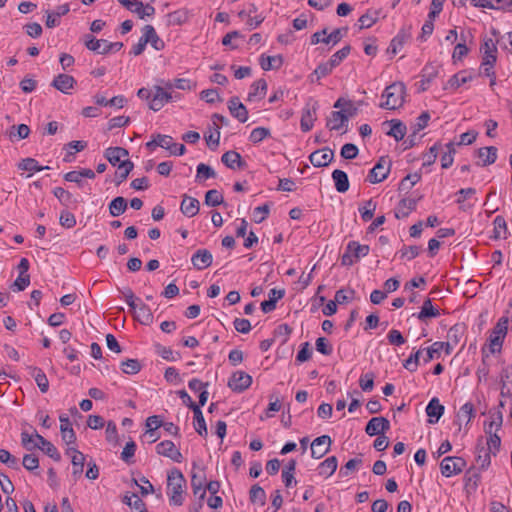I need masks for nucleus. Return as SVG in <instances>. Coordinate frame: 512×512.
Segmentation results:
<instances>
[{
  "label": "nucleus",
  "instance_id": "nucleus-1",
  "mask_svg": "<svg viewBox=\"0 0 512 512\" xmlns=\"http://www.w3.org/2000/svg\"><path fill=\"white\" fill-rule=\"evenodd\" d=\"M186 488V479L182 472L173 468L167 476V495L172 505L181 506L184 502L183 493Z\"/></svg>",
  "mask_w": 512,
  "mask_h": 512
},
{
  "label": "nucleus",
  "instance_id": "nucleus-2",
  "mask_svg": "<svg viewBox=\"0 0 512 512\" xmlns=\"http://www.w3.org/2000/svg\"><path fill=\"white\" fill-rule=\"evenodd\" d=\"M405 96V85L402 82H394L384 89L382 93L384 101L379 104V107L387 110H396L403 106Z\"/></svg>",
  "mask_w": 512,
  "mask_h": 512
},
{
  "label": "nucleus",
  "instance_id": "nucleus-3",
  "mask_svg": "<svg viewBox=\"0 0 512 512\" xmlns=\"http://www.w3.org/2000/svg\"><path fill=\"white\" fill-rule=\"evenodd\" d=\"M509 319L507 317H501L489 336V352L492 354L499 353L502 349L504 339L508 331Z\"/></svg>",
  "mask_w": 512,
  "mask_h": 512
},
{
  "label": "nucleus",
  "instance_id": "nucleus-4",
  "mask_svg": "<svg viewBox=\"0 0 512 512\" xmlns=\"http://www.w3.org/2000/svg\"><path fill=\"white\" fill-rule=\"evenodd\" d=\"M369 251L368 245H361L356 241H350L341 257V264L343 266H352L360 258L367 256Z\"/></svg>",
  "mask_w": 512,
  "mask_h": 512
},
{
  "label": "nucleus",
  "instance_id": "nucleus-5",
  "mask_svg": "<svg viewBox=\"0 0 512 512\" xmlns=\"http://www.w3.org/2000/svg\"><path fill=\"white\" fill-rule=\"evenodd\" d=\"M466 466V461L462 457L447 456L440 463V470L443 476L452 477L460 474Z\"/></svg>",
  "mask_w": 512,
  "mask_h": 512
},
{
  "label": "nucleus",
  "instance_id": "nucleus-6",
  "mask_svg": "<svg viewBox=\"0 0 512 512\" xmlns=\"http://www.w3.org/2000/svg\"><path fill=\"white\" fill-rule=\"evenodd\" d=\"M391 168V161L385 157H381L376 165L369 171L368 180L372 184L380 183L384 181Z\"/></svg>",
  "mask_w": 512,
  "mask_h": 512
},
{
  "label": "nucleus",
  "instance_id": "nucleus-7",
  "mask_svg": "<svg viewBox=\"0 0 512 512\" xmlns=\"http://www.w3.org/2000/svg\"><path fill=\"white\" fill-rule=\"evenodd\" d=\"M317 109H318L317 101H313L312 99H310L306 103V105L302 111V116H301V121H300V127L303 132H308L313 128L314 122L316 120Z\"/></svg>",
  "mask_w": 512,
  "mask_h": 512
},
{
  "label": "nucleus",
  "instance_id": "nucleus-8",
  "mask_svg": "<svg viewBox=\"0 0 512 512\" xmlns=\"http://www.w3.org/2000/svg\"><path fill=\"white\" fill-rule=\"evenodd\" d=\"M252 384V377L243 371H236L232 374L228 381V387L234 391L241 393L248 389Z\"/></svg>",
  "mask_w": 512,
  "mask_h": 512
},
{
  "label": "nucleus",
  "instance_id": "nucleus-9",
  "mask_svg": "<svg viewBox=\"0 0 512 512\" xmlns=\"http://www.w3.org/2000/svg\"><path fill=\"white\" fill-rule=\"evenodd\" d=\"M332 440L328 435H322L311 443V456L320 459L330 451Z\"/></svg>",
  "mask_w": 512,
  "mask_h": 512
},
{
  "label": "nucleus",
  "instance_id": "nucleus-10",
  "mask_svg": "<svg viewBox=\"0 0 512 512\" xmlns=\"http://www.w3.org/2000/svg\"><path fill=\"white\" fill-rule=\"evenodd\" d=\"M156 452L159 455L165 456L174 462L181 463L183 456L175 444L170 440H164L156 445Z\"/></svg>",
  "mask_w": 512,
  "mask_h": 512
},
{
  "label": "nucleus",
  "instance_id": "nucleus-11",
  "mask_svg": "<svg viewBox=\"0 0 512 512\" xmlns=\"http://www.w3.org/2000/svg\"><path fill=\"white\" fill-rule=\"evenodd\" d=\"M334 158V152L328 147L316 150L309 155V161L314 167H326Z\"/></svg>",
  "mask_w": 512,
  "mask_h": 512
},
{
  "label": "nucleus",
  "instance_id": "nucleus-12",
  "mask_svg": "<svg viewBox=\"0 0 512 512\" xmlns=\"http://www.w3.org/2000/svg\"><path fill=\"white\" fill-rule=\"evenodd\" d=\"M390 429V422L385 417H373L365 427V432L369 436L384 434Z\"/></svg>",
  "mask_w": 512,
  "mask_h": 512
},
{
  "label": "nucleus",
  "instance_id": "nucleus-13",
  "mask_svg": "<svg viewBox=\"0 0 512 512\" xmlns=\"http://www.w3.org/2000/svg\"><path fill=\"white\" fill-rule=\"evenodd\" d=\"M172 99V96L169 92L165 91L160 86H155L153 96L151 98V101L149 102V108L155 112L162 109V107L170 102Z\"/></svg>",
  "mask_w": 512,
  "mask_h": 512
},
{
  "label": "nucleus",
  "instance_id": "nucleus-14",
  "mask_svg": "<svg viewBox=\"0 0 512 512\" xmlns=\"http://www.w3.org/2000/svg\"><path fill=\"white\" fill-rule=\"evenodd\" d=\"M75 85V78L68 74H58L51 83V86L64 94H70Z\"/></svg>",
  "mask_w": 512,
  "mask_h": 512
},
{
  "label": "nucleus",
  "instance_id": "nucleus-15",
  "mask_svg": "<svg viewBox=\"0 0 512 512\" xmlns=\"http://www.w3.org/2000/svg\"><path fill=\"white\" fill-rule=\"evenodd\" d=\"M497 40L492 38H484L483 43L480 47L481 52L483 53L482 62H491L496 63L497 61Z\"/></svg>",
  "mask_w": 512,
  "mask_h": 512
},
{
  "label": "nucleus",
  "instance_id": "nucleus-16",
  "mask_svg": "<svg viewBox=\"0 0 512 512\" xmlns=\"http://www.w3.org/2000/svg\"><path fill=\"white\" fill-rule=\"evenodd\" d=\"M228 109L231 115L239 122L245 123L248 120V111L238 97H232L228 101Z\"/></svg>",
  "mask_w": 512,
  "mask_h": 512
},
{
  "label": "nucleus",
  "instance_id": "nucleus-17",
  "mask_svg": "<svg viewBox=\"0 0 512 512\" xmlns=\"http://www.w3.org/2000/svg\"><path fill=\"white\" fill-rule=\"evenodd\" d=\"M212 261V254L206 249L197 250L191 258V262L197 270H203L209 267L212 264Z\"/></svg>",
  "mask_w": 512,
  "mask_h": 512
},
{
  "label": "nucleus",
  "instance_id": "nucleus-18",
  "mask_svg": "<svg viewBox=\"0 0 512 512\" xmlns=\"http://www.w3.org/2000/svg\"><path fill=\"white\" fill-rule=\"evenodd\" d=\"M444 410L445 408L440 403L439 399L436 397L432 398L426 407V414L429 417L428 422L430 424L437 423L441 416L444 414Z\"/></svg>",
  "mask_w": 512,
  "mask_h": 512
},
{
  "label": "nucleus",
  "instance_id": "nucleus-19",
  "mask_svg": "<svg viewBox=\"0 0 512 512\" xmlns=\"http://www.w3.org/2000/svg\"><path fill=\"white\" fill-rule=\"evenodd\" d=\"M222 163L230 169L245 168L246 162L242 159L241 155L233 150L225 152L221 157Z\"/></svg>",
  "mask_w": 512,
  "mask_h": 512
},
{
  "label": "nucleus",
  "instance_id": "nucleus-20",
  "mask_svg": "<svg viewBox=\"0 0 512 512\" xmlns=\"http://www.w3.org/2000/svg\"><path fill=\"white\" fill-rule=\"evenodd\" d=\"M128 155V151L122 147H109L104 153L105 158L113 166H119L122 161L128 159Z\"/></svg>",
  "mask_w": 512,
  "mask_h": 512
},
{
  "label": "nucleus",
  "instance_id": "nucleus-21",
  "mask_svg": "<svg viewBox=\"0 0 512 512\" xmlns=\"http://www.w3.org/2000/svg\"><path fill=\"white\" fill-rule=\"evenodd\" d=\"M59 420L62 439L67 445L75 444L76 434L72 428L69 418L66 415H61Z\"/></svg>",
  "mask_w": 512,
  "mask_h": 512
},
{
  "label": "nucleus",
  "instance_id": "nucleus-22",
  "mask_svg": "<svg viewBox=\"0 0 512 512\" xmlns=\"http://www.w3.org/2000/svg\"><path fill=\"white\" fill-rule=\"evenodd\" d=\"M410 37V29H401L398 34L391 40L387 52L391 55H396L403 48L404 44Z\"/></svg>",
  "mask_w": 512,
  "mask_h": 512
},
{
  "label": "nucleus",
  "instance_id": "nucleus-23",
  "mask_svg": "<svg viewBox=\"0 0 512 512\" xmlns=\"http://www.w3.org/2000/svg\"><path fill=\"white\" fill-rule=\"evenodd\" d=\"M444 350L447 355L452 352V344L451 342H434L429 348L426 349V356L424 361L426 363L430 362L436 356H439L440 352Z\"/></svg>",
  "mask_w": 512,
  "mask_h": 512
},
{
  "label": "nucleus",
  "instance_id": "nucleus-24",
  "mask_svg": "<svg viewBox=\"0 0 512 512\" xmlns=\"http://www.w3.org/2000/svg\"><path fill=\"white\" fill-rule=\"evenodd\" d=\"M142 33H144L145 41H147V43H149L155 50L160 51L164 49L165 43L158 36L152 25H145L142 29Z\"/></svg>",
  "mask_w": 512,
  "mask_h": 512
},
{
  "label": "nucleus",
  "instance_id": "nucleus-25",
  "mask_svg": "<svg viewBox=\"0 0 512 512\" xmlns=\"http://www.w3.org/2000/svg\"><path fill=\"white\" fill-rule=\"evenodd\" d=\"M67 454L70 455L72 459L73 476L79 477L83 472L85 455L74 447H69L67 449Z\"/></svg>",
  "mask_w": 512,
  "mask_h": 512
},
{
  "label": "nucleus",
  "instance_id": "nucleus-26",
  "mask_svg": "<svg viewBox=\"0 0 512 512\" xmlns=\"http://www.w3.org/2000/svg\"><path fill=\"white\" fill-rule=\"evenodd\" d=\"M267 92V82L265 79H258L250 86L247 100L250 102L264 98Z\"/></svg>",
  "mask_w": 512,
  "mask_h": 512
},
{
  "label": "nucleus",
  "instance_id": "nucleus-27",
  "mask_svg": "<svg viewBox=\"0 0 512 512\" xmlns=\"http://www.w3.org/2000/svg\"><path fill=\"white\" fill-rule=\"evenodd\" d=\"M180 210L185 216L189 218L194 217L199 212V201L185 194L180 205Z\"/></svg>",
  "mask_w": 512,
  "mask_h": 512
},
{
  "label": "nucleus",
  "instance_id": "nucleus-28",
  "mask_svg": "<svg viewBox=\"0 0 512 512\" xmlns=\"http://www.w3.org/2000/svg\"><path fill=\"white\" fill-rule=\"evenodd\" d=\"M284 294L285 291L283 289H271L268 293L269 299L261 303V310L264 313H269L275 310L277 301L282 299L284 297Z\"/></svg>",
  "mask_w": 512,
  "mask_h": 512
},
{
  "label": "nucleus",
  "instance_id": "nucleus-29",
  "mask_svg": "<svg viewBox=\"0 0 512 512\" xmlns=\"http://www.w3.org/2000/svg\"><path fill=\"white\" fill-rule=\"evenodd\" d=\"M497 148L494 146L482 147L477 150V157L481 160L478 165L488 166L493 164L497 159Z\"/></svg>",
  "mask_w": 512,
  "mask_h": 512
},
{
  "label": "nucleus",
  "instance_id": "nucleus-30",
  "mask_svg": "<svg viewBox=\"0 0 512 512\" xmlns=\"http://www.w3.org/2000/svg\"><path fill=\"white\" fill-rule=\"evenodd\" d=\"M473 78H474V76L471 72H468L466 70L460 71V72L454 74L448 80L446 88L456 90L460 86L464 85L465 83L472 81Z\"/></svg>",
  "mask_w": 512,
  "mask_h": 512
},
{
  "label": "nucleus",
  "instance_id": "nucleus-31",
  "mask_svg": "<svg viewBox=\"0 0 512 512\" xmlns=\"http://www.w3.org/2000/svg\"><path fill=\"white\" fill-rule=\"evenodd\" d=\"M137 321L143 325H149L153 321V314L150 308L144 304L141 300L135 310H132Z\"/></svg>",
  "mask_w": 512,
  "mask_h": 512
},
{
  "label": "nucleus",
  "instance_id": "nucleus-32",
  "mask_svg": "<svg viewBox=\"0 0 512 512\" xmlns=\"http://www.w3.org/2000/svg\"><path fill=\"white\" fill-rule=\"evenodd\" d=\"M190 18V12L186 8H181L167 15V23L170 26H180L186 23Z\"/></svg>",
  "mask_w": 512,
  "mask_h": 512
},
{
  "label": "nucleus",
  "instance_id": "nucleus-33",
  "mask_svg": "<svg viewBox=\"0 0 512 512\" xmlns=\"http://www.w3.org/2000/svg\"><path fill=\"white\" fill-rule=\"evenodd\" d=\"M335 189L339 193H345L349 189V179L346 172L336 169L332 172Z\"/></svg>",
  "mask_w": 512,
  "mask_h": 512
},
{
  "label": "nucleus",
  "instance_id": "nucleus-34",
  "mask_svg": "<svg viewBox=\"0 0 512 512\" xmlns=\"http://www.w3.org/2000/svg\"><path fill=\"white\" fill-rule=\"evenodd\" d=\"M348 122V117L342 111L331 112L330 117L327 119L326 126L330 130H340L345 123Z\"/></svg>",
  "mask_w": 512,
  "mask_h": 512
},
{
  "label": "nucleus",
  "instance_id": "nucleus-35",
  "mask_svg": "<svg viewBox=\"0 0 512 512\" xmlns=\"http://www.w3.org/2000/svg\"><path fill=\"white\" fill-rule=\"evenodd\" d=\"M338 460L335 456H330L321 462L318 466V473L325 478L334 474L337 469Z\"/></svg>",
  "mask_w": 512,
  "mask_h": 512
},
{
  "label": "nucleus",
  "instance_id": "nucleus-36",
  "mask_svg": "<svg viewBox=\"0 0 512 512\" xmlns=\"http://www.w3.org/2000/svg\"><path fill=\"white\" fill-rule=\"evenodd\" d=\"M387 123H389L391 126L390 130L387 132V135L393 137L396 141L402 140L407 132L406 125L398 119H392L387 121Z\"/></svg>",
  "mask_w": 512,
  "mask_h": 512
},
{
  "label": "nucleus",
  "instance_id": "nucleus-37",
  "mask_svg": "<svg viewBox=\"0 0 512 512\" xmlns=\"http://www.w3.org/2000/svg\"><path fill=\"white\" fill-rule=\"evenodd\" d=\"M133 167L134 164L129 159H125L119 164L117 171L115 172L114 179V182L117 186L126 180Z\"/></svg>",
  "mask_w": 512,
  "mask_h": 512
},
{
  "label": "nucleus",
  "instance_id": "nucleus-38",
  "mask_svg": "<svg viewBox=\"0 0 512 512\" xmlns=\"http://www.w3.org/2000/svg\"><path fill=\"white\" fill-rule=\"evenodd\" d=\"M129 7L128 10L136 13L141 19L146 16H152L155 13V8L152 5L147 4L144 6L143 3L138 0H133L132 5Z\"/></svg>",
  "mask_w": 512,
  "mask_h": 512
},
{
  "label": "nucleus",
  "instance_id": "nucleus-39",
  "mask_svg": "<svg viewBox=\"0 0 512 512\" xmlns=\"http://www.w3.org/2000/svg\"><path fill=\"white\" fill-rule=\"evenodd\" d=\"M207 482L205 467L193 463L191 473V487L192 486H205Z\"/></svg>",
  "mask_w": 512,
  "mask_h": 512
},
{
  "label": "nucleus",
  "instance_id": "nucleus-40",
  "mask_svg": "<svg viewBox=\"0 0 512 512\" xmlns=\"http://www.w3.org/2000/svg\"><path fill=\"white\" fill-rule=\"evenodd\" d=\"M192 411L194 413L193 425H194L196 432L200 436L206 437L207 436V426H206V422H205L203 413L201 411V408L199 406H195V407H193Z\"/></svg>",
  "mask_w": 512,
  "mask_h": 512
},
{
  "label": "nucleus",
  "instance_id": "nucleus-41",
  "mask_svg": "<svg viewBox=\"0 0 512 512\" xmlns=\"http://www.w3.org/2000/svg\"><path fill=\"white\" fill-rule=\"evenodd\" d=\"M334 67L331 65L329 61L320 63L313 73L310 74L309 79L310 82H319L321 78L328 76L332 73Z\"/></svg>",
  "mask_w": 512,
  "mask_h": 512
},
{
  "label": "nucleus",
  "instance_id": "nucleus-42",
  "mask_svg": "<svg viewBox=\"0 0 512 512\" xmlns=\"http://www.w3.org/2000/svg\"><path fill=\"white\" fill-rule=\"evenodd\" d=\"M283 64V58L281 55L275 56H264L260 58V66L263 70L269 71L272 69H278Z\"/></svg>",
  "mask_w": 512,
  "mask_h": 512
},
{
  "label": "nucleus",
  "instance_id": "nucleus-43",
  "mask_svg": "<svg viewBox=\"0 0 512 512\" xmlns=\"http://www.w3.org/2000/svg\"><path fill=\"white\" fill-rule=\"evenodd\" d=\"M31 376L34 378L40 391L46 393L49 389V381L42 369L37 367L31 368Z\"/></svg>",
  "mask_w": 512,
  "mask_h": 512
},
{
  "label": "nucleus",
  "instance_id": "nucleus-44",
  "mask_svg": "<svg viewBox=\"0 0 512 512\" xmlns=\"http://www.w3.org/2000/svg\"><path fill=\"white\" fill-rule=\"evenodd\" d=\"M126 209L127 201L122 196L114 198L109 204V213L112 217L120 216L126 211Z\"/></svg>",
  "mask_w": 512,
  "mask_h": 512
},
{
  "label": "nucleus",
  "instance_id": "nucleus-45",
  "mask_svg": "<svg viewBox=\"0 0 512 512\" xmlns=\"http://www.w3.org/2000/svg\"><path fill=\"white\" fill-rule=\"evenodd\" d=\"M430 120V114L428 112H423L419 117H417L415 123L412 126L413 133L409 136L410 138V146L414 145L413 137L416 136V134L427 127L428 122Z\"/></svg>",
  "mask_w": 512,
  "mask_h": 512
},
{
  "label": "nucleus",
  "instance_id": "nucleus-46",
  "mask_svg": "<svg viewBox=\"0 0 512 512\" xmlns=\"http://www.w3.org/2000/svg\"><path fill=\"white\" fill-rule=\"evenodd\" d=\"M477 457L476 462L481 470L487 469L491 464L492 452L487 450L484 446L477 445Z\"/></svg>",
  "mask_w": 512,
  "mask_h": 512
},
{
  "label": "nucleus",
  "instance_id": "nucleus-47",
  "mask_svg": "<svg viewBox=\"0 0 512 512\" xmlns=\"http://www.w3.org/2000/svg\"><path fill=\"white\" fill-rule=\"evenodd\" d=\"M376 208L377 203L373 201V199L365 201L363 205L359 207L362 220L365 222L370 221L374 216Z\"/></svg>",
  "mask_w": 512,
  "mask_h": 512
},
{
  "label": "nucleus",
  "instance_id": "nucleus-48",
  "mask_svg": "<svg viewBox=\"0 0 512 512\" xmlns=\"http://www.w3.org/2000/svg\"><path fill=\"white\" fill-rule=\"evenodd\" d=\"M249 498L252 503L263 506L266 502V492L261 486L255 484L249 491Z\"/></svg>",
  "mask_w": 512,
  "mask_h": 512
},
{
  "label": "nucleus",
  "instance_id": "nucleus-49",
  "mask_svg": "<svg viewBox=\"0 0 512 512\" xmlns=\"http://www.w3.org/2000/svg\"><path fill=\"white\" fill-rule=\"evenodd\" d=\"M493 225H494L493 237L495 239L506 238L507 224H506L504 217L500 216V215L496 216L493 221Z\"/></svg>",
  "mask_w": 512,
  "mask_h": 512
},
{
  "label": "nucleus",
  "instance_id": "nucleus-50",
  "mask_svg": "<svg viewBox=\"0 0 512 512\" xmlns=\"http://www.w3.org/2000/svg\"><path fill=\"white\" fill-rule=\"evenodd\" d=\"M439 315V310L433 307L431 300L426 299L423 303L421 311L417 315V318L419 320H424L430 317H438Z\"/></svg>",
  "mask_w": 512,
  "mask_h": 512
},
{
  "label": "nucleus",
  "instance_id": "nucleus-51",
  "mask_svg": "<svg viewBox=\"0 0 512 512\" xmlns=\"http://www.w3.org/2000/svg\"><path fill=\"white\" fill-rule=\"evenodd\" d=\"M475 6L506 11V0H472Z\"/></svg>",
  "mask_w": 512,
  "mask_h": 512
},
{
  "label": "nucleus",
  "instance_id": "nucleus-52",
  "mask_svg": "<svg viewBox=\"0 0 512 512\" xmlns=\"http://www.w3.org/2000/svg\"><path fill=\"white\" fill-rule=\"evenodd\" d=\"M446 149L447 151L441 156V167L443 169H448L452 166L456 153L455 144L453 142L446 144Z\"/></svg>",
  "mask_w": 512,
  "mask_h": 512
},
{
  "label": "nucleus",
  "instance_id": "nucleus-53",
  "mask_svg": "<svg viewBox=\"0 0 512 512\" xmlns=\"http://www.w3.org/2000/svg\"><path fill=\"white\" fill-rule=\"evenodd\" d=\"M18 168L20 170L29 171L31 173L42 171L43 169H49L48 166L43 167L38 164V162L33 158H25L19 164Z\"/></svg>",
  "mask_w": 512,
  "mask_h": 512
},
{
  "label": "nucleus",
  "instance_id": "nucleus-54",
  "mask_svg": "<svg viewBox=\"0 0 512 512\" xmlns=\"http://www.w3.org/2000/svg\"><path fill=\"white\" fill-rule=\"evenodd\" d=\"M223 201V195L216 189L208 190L205 194V204L208 206H219Z\"/></svg>",
  "mask_w": 512,
  "mask_h": 512
},
{
  "label": "nucleus",
  "instance_id": "nucleus-55",
  "mask_svg": "<svg viewBox=\"0 0 512 512\" xmlns=\"http://www.w3.org/2000/svg\"><path fill=\"white\" fill-rule=\"evenodd\" d=\"M156 352L158 355H160L163 359L167 361H178L181 358V355L179 352H173L171 348L162 346L158 344L156 346Z\"/></svg>",
  "mask_w": 512,
  "mask_h": 512
},
{
  "label": "nucleus",
  "instance_id": "nucleus-56",
  "mask_svg": "<svg viewBox=\"0 0 512 512\" xmlns=\"http://www.w3.org/2000/svg\"><path fill=\"white\" fill-rule=\"evenodd\" d=\"M216 176V173L213 168L210 166L200 163L197 166V174H196V182H201L203 180H206L208 178H214Z\"/></svg>",
  "mask_w": 512,
  "mask_h": 512
},
{
  "label": "nucleus",
  "instance_id": "nucleus-57",
  "mask_svg": "<svg viewBox=\"0 0 512 512\" xmlns=\"http://www.w3.org/2000/svg\"><path fill=\"white\" fill-rule=\"evenodd\" d=\"M270 135H271V132L268 128L256 127L251 131L249 140L254 144H258L261 141H263L265 138L269 137Z\"/></svg>",
  "mask_w": 512,
  "mask_h": 512
},
{
  "label": "nucleus",
  "instance_id": "nucleus-58",
  "mask_svg": "<svg viewBox=\"0 0 512 512\" xmlns=\"http://www.w3.org/2000/svg\"><path fill=\"white\" fill-rule=\"evenodd\" d=\"M474 416V406L471 402H467L462 405L457 414L458 419L460 421L465 420L466 424H468Z\"/></svg>",
  "mask_w": 512,
  "mask_h": 512
},
{
  "label": "nucleus",
  "instance_id": "nucleus-59",
  "mask_svg": "<svg viewBox=\"0 0 512 512\" xmlns=\"http://www.w3.org/2000/svg\"><path fill=\"white\" fill-rule=\"evenodd\" d=\"M121 370L125 374L134 375L141 370V364L137 359H127L121 363Z\"/></svg>",
  "mask_w": 512,
  "mask_h": 512
},
{
  "label": "nucleus",
  "instance_id": "nucleus-60",
  "mask_svg": "<svg viewBox=\"0 0 512 512\" xmlns=\"http://www.w3.org/2000/svg\"><path fill=\"white\" fill-rule=\"evenodd\" d=\"M495 63L482 62L481 63V74L490 78V87L493 88L496 85V74L494 71Z\"/></svg>",
  "mask_w": 512,
  "mask_h": 512
},
{
  "label": "nucleus",
  "instance_id": "nucleus-61",
  "mask_svg": "<svg viewBox=\"0 0 512 512\" xmlns=\"http://www.w3.org/2000/svg\"><path fill=\"white\" fill-rule=\"evenodd\" d=\"M463 330H464L463 326L459 325V324H456L449 329L448 334H447V338H448L447 342H451L452 349L454 348V346H456L459 343L460 337L463 334Z\"/></svg>",
  "mask_w": 512,
  "mask_h": 512
},
{
  "label": "nucleus",
  "instance_id": "nucleus-62",
  "mask_svg": "<svg viewBox=\"0 0 512 512\" xmlns=\"http://www.w3.org/2000/svg\"><path fill=\"white\" fill-rule=\"evenodd\" d=\"M350 51L351 47L346 45L342 49L335 52L328 61L335 68L350 54Z\"/></svg>",
  "mask_w": 512,
  "mask_h": 512
},
{
  "label": "nucleus",
  "instance_id": "nucleus-63",
  "mask_svg": "<svg viewBox=\"0 0 512 512\" xmlns=\"http://www.w3.org/2000/svg\"><path fill=\"white\" fill-rule=\"evenodd\" d=\"M375 375L372 372L365 373L360 376L359 386L364 392H370L374 388Z\"/></svg>",
  "mask_w": 512,
  "mask_h": 512
},
{
  "label": "nucleus",
  "instance_id": "nucleus-64",
  "mask_svg": "<svg viewBox=\"0 0 512 512\" xmlns=\"http://www.w3.org/2000/svg\"><path fill=\"white\" fill-rule=\"evenodd\" d=\"M347 31H348L347 28H337V29L333 30L331 33H329V34L327 33V36L325 38V43L326 44L332 43L333 45H336L347 34Z\"/></svg>",
  "mask_w": 512,
  "mask_h": 512
}]
</instances>
